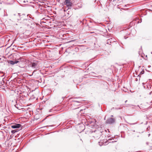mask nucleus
<instances>
[{"mask_svg": "<svg viewBox=\"0 0 152 152\" xmlns=\"http://www.w3.org/2000/svg\"><path fill=\"white\" fill-rule=\"evenodd\" d=\"M64 5L66 6V7H63L62 9H64V11H65L71 8L73 5L72 1L71 0H65L64 3Z\"/></svg>", "mask_w": 152, "mask_h": 152, "instance_id": "nucleus-1", "label": "nucleus"}, {"mask_svg": "<svg viewBox=\"0 0 152 152\" xmlns=\"http://www.w3.org/2000/svg\"><path fill=\"white\" fill-rule=\"evenodd\" d=\"M102 132L99 130H95L93 133L94 137L96 139H99L102 135Z\"/></svg>", "mask_w": 152, "mask_h": 152, "instance_id": "nucleus-2", "label": "nucleus"}, {"mask_svg": "<svg viewBox=\"0 0 152 152\" xmlns=\"http://www.w3.org/2000/svg\"><path fill=\"white\" fill-rule=\"evenodd\" d=\"M31 65L32 68L35 69V70L39 69V65L37 62L31 63Z\"/></svg>", "mask_w": 152, "mask_h": 152, "instance_id": "nucleus-3", "label": "nucleus"}, {"mask_svg": "<svg viewBox=\"0 0 152 152\" xmlns=\"http://www.w3.org/2000/svg\"><path fill=\"white\" fill-rule=\"evenodd\" d=\"M115 121V119L113 118H110L106 121V123L109 124H112L114 123Z\"/></svg>", "mask_w": 152, "mask_h": 152, "instance_id": "nucleus-4", "label": "nucleus"}, {"mask_svg": "<svg viewBox=\"0 0 152 152\" xmlns=\"http://www.w3.org/2000/svg\"><path fill=\"white\" fill-rule=\"evenodd\" d=\"M112 140V139L110 140V139L108 140L107 141H103V140L102 142V141H101V142H99V143H103V144L105 145H106V143L107 142L110 143V142H115V141H111V142L110 141L111 140Z\"/></svg>", "mask_w": 152, "mask_h": 152, "instance_id": "nucleus-5", "label": "nucleus"}, {"mask_svg": "<svg viewBox=\"0 0 152 152\" xmlns=\"http://www.w3.org/2000/svg\"><path fill=\"white\" fill-rule=\"evenodd\" d=\"M21 125L19 124H15L11 126V127L13 129L19 128L20 127Z\"/></svg>", "mask_w": 152, "mask_h": 152, "instance_id": "nucleus-6", "label": "nucleus"}, {"mask_svg": "<svg viewBox=\"0 0 152 152\" xmlns=\"http://www.w3.org/2000/svg\"><path fill=\"white\" fill-rule=\"evenodd\" d=\"M20 61H11V62H12L11 63L12 64H16L18 63H19Z\"/></svg>", "mask_w": 152, "mask_h": 152, "instance_id": "nucleus-7", "label": "nucleus"}, {"mask_svg": "<svg viewBox=\"0 0 152 152\" xmlns=\"http://www.w3.org/2000/svg\"><path fill=\"white\" fill-rule=\"evenodd\" d=\"M17 131H18V130H17L16 129H15V130H12L11 132L12 134H14Z\"/></svg>", "mask_w": 152, "mask_h": 152, "instance_id": "nucleus-8", "label": "nucleus"}, {"mask_svg": "<svg viewBox=\"0 0 152 152\" xmlns=\"http://www.w3.org/2000/svg\"><path fill=\"white\" fill-rule=\"evenodd\" d=\"M27 16L29 17L30 18H32V19H34L33 17H32V16L31 15H28Z\"/></svg>", "mask_w": 152, "mask_h": 152, "instance_id": "nucleus-9", "label": "nucleus"}, {"mask_svg": "<svg viewBox=\"0 0 152 152\" xmlns=\"http://www.w3.org/2000/svg\"><path fill=\"white\" fill-rule=\"evenodd\" d=\"M144 73V71H141L140 72V74H142Z\"/></svg>", "mask_w": 152, "mask_h": 152, "instance_id": "nucleus-10", "label": "nucleus"}, {"mask_svg": "<svg viewBox=\"0 0 152 152\" xmlns=\"http://www.w3.org/2000/svg\"><path fill=\"white\" fill-rule=\"evenodd\" d=\"M11 1H10L9 2V3H12V2H13V0H11Z\"/></svg>", "mask_w": 152, "mask_h": 152, "instance_id": "nucleus-11", "label": "nucleus"}, {"mask_svg": "<svg viewBox=\"0 0 152 152\" xmlns=\"http://www.w3.org/2000/svg\"><path fill=\"white\" fill-rule=\"evenodd\" d=\"M75 102H79V103H80V102L78 101H75Z\"/></svg>", "mask_w": 152, "mask_h": 152, "instance_id": "nucleus-12", "label": "nucleus"}, {"mask_svg": "<svg viewBox=\"0 0 152 152\" xmlns=\"http://www.w3.org/2000/svg\"><path fill=\"white\" fill-rule=\"evenodd\" d=\"M136 123H133V124H135Z\"/></svg>", "mask_w": 152, "mask_h": 152, "instance_id": "nucleus-13", "label": "nucleus"}, {"mask_svg": "<svg viewBox=\"0 0 152 152\" xmlns=\"http://www.w3.org/2000/svg\"><path fill=\"white\" fill-rule=\"evenodd\" d=\"M138 76H139V80H140V75H139Z\"/></svg>", "mask_w": 152, "mask_h": 152, "instance_id": "nucleus-14", "label": "nucleus"}, {"mask_svg": "<svg viewBox=\"0 0 152 152\" xmlns=\"http://www.w3.org/2000/svg\"><path fill=\"white\" fill-rule=\"evenodd\" d=\"M136 81H137V78H136Z\"/></svg>", "mask_w": 152, "mask_h": 152, "instance_id": "nucleus-15", "label": "nucleus"}, {"mask_svg": "<svg viewBox=\"0 0 152 152\" xmlns=\"http://www.w3.org/2000/svg\"><path fill=\"white\" fill-rule=\"evenodd\" d=\"M127 101V100H126V101H125V103H126Z\"/></svg>", "mask_w": 152, "mask_h": 152, "instance_id": "nucleus-16", "label": "nucleus"}, {"mask_svg": "<svg viewBox=\"0 0 152 152\" xmlns=\"http://www.w3.org/2000/svg\"><path fill=\"white\" fill-rule=\"evenodd\" d=\"M102 145H103V144H102ZM99 145H100V146H101V145H100V144H99Z\"/></svg>", "mask_w": 152, "mask_h": 152, "instance_id": "nucleus-17", "label": "nucleus"}, {"mask_svg": "<svg viewBox=\"0 0 152 152\" xmlns=\"http://www.w3.org/2000/svg\"><path fill=\"white\" fill-rule=\"evenodd\" d=\"M111 116L113 117V115H111Z\"/></svg>", "mask_w": 152, "mask_h": 152, "instance_id": "nucleus-18", "label": "nucleus"}]
</instances>
